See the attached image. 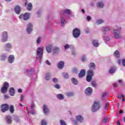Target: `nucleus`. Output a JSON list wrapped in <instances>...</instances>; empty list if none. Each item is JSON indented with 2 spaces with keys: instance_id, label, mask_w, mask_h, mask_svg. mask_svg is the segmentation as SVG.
<instances>
[{
  "instance_id": "nucleus-56",
  "label": "nucleus",
  "mask_w": 125,
  "mask_h": 125,
  "mask_svg": "<svg viewBox=\"0 0 125 125\" xmlns=\"http://www.w3.org/2000/svg\"><path fill=\"white\" fill-rule=\"evenodd\" d=\"M104 96H106V92H104L103 94V98H104Z\"/></svg>"
},
{
  "instance_id": "nucleus-60",
  "label": "nucleus",
  "mask_w": 125,
  "mask_h": 125,
  "mask_svg": "<svg viewBox=\"0 0 125 125\" xmlns=\"http://www.w3.org/2000/svg\"><path fill=\"white\" fill-rule=\"evenodd\" d=\"M30 114H31V115H35V113L33 111H31Z\"/></svg>"
},
{
  "instance_id": "nucleus-55",
  "label": "nucleus",
  "mask_w": 125,
  "mask_h": 125,
  "mask_svg": "<svg viewBox=\"0 0 125 125\" xmlns=\"http://www.w3.org/2000/svg\"><path fill=\"white\" fill-rule=\"evenodd\" d=\"M117 86H118V84H117V83H114L113 84L114 87H117Z\"/></svg>"
},
{
  "instance_id": "nucleus-45",
  "label": "nucleus",
  "mask_w": 125,
  "mask_h": 125,
  "mask_svg": "<svg viewBox=\"0 0 125 125\" xmlns=\"http://www.w3.org/2000/svg\"><path fill=\"white\" fill-rule=\"evenodd\" d=\"M54 87H55V88H57L58 89H59V88H60V85L58 84H56L54 85Z\"/></svg>"
},
{
  "instance_id": "nucleus-49",
  "label": "nucleus",
  "mask_w": 125,
  "mask_h": 125,
  "mask_svg": "<svg viewBox=\"0 0 125 125\" xmlns=\"http://www.w3.org/2000/svg\"><path fill=\"white\" fill-rule=\"evenodd\" d=\"M73 73H78V69L77 68H74L73 69Z\"/></svg>"
},
{
  "instance_id": "nucleus-58",
  "label": "nucleus",
  "mask_w": 125,
  "mask_h": 125,
  "mask_svg": "<svg viewBox=\"0 0 125 125\" xmlns=\"http://www.w3.org/2000/svg\"><path fill=\"white\" fill-rule=\"evenodd\" d=\"M72 54L73 55H76V51H73L72 52Z\"/></svg>"
},
{
  "instance_id": "nucleus-2",
  "label": "nucleus",
  "mask_w": 125,
  "mask_h": 125,
  "mask_svg": "<svg viewBox=\"0 0 125 125\" xmlns=\"http://www.w3.org/2000/svg\"><path fill=\"white\" fill-rule=\"evenodd\" d=\"M8 87H9V83L8 82H5L3 84V87L1 88V92L3 94L4 93H6L7 92V89H8Z\"/></svg>"
},
{
  "instance_id": "nucleus-24",
  "label": "nucleus",
  "mask_w": 125,
  "mask_h": 125,
  "mask_svg": "<svg viewBox=\"0 0 125 125\" xmlns=\"http://www.w3.org/2000/svg\"><path fill=\"white\" fill-rule=\"evenodd\" d=\"M59 52V47H54L53 49V53H58Z\"/></svg>"
},
{
  "instance_id": "nucleus-13",
  "label": "nucleus",
  "mask_w": 125,
  "mask_h": 125,
  "mask_svg": "<svg viewBox=\"0 0 125 125\" xmlns=\"http://www.w3.org/2000/svg\"><path fill=\"white\" fill-rule=\"evenodd\" d=\"M76 119L77 122H79V123H83V117L81 115H77L76 117Z\"/></svg>"
},
{
  "instance_id": "nucleus-64",
  "label": "nucleus",
  "mask_w": 125,
  "mask_h": 125,
  "mask_svg": "<svg viewBox=\"0 0 125 125\" xmlns=\"http://www.w3.org/2000/svg\"><path fill=\"white\" fill-rule=\"evenodd\" d=\"M117 125H121V122H120V121H117Z\"/></svg>"
},
{
  "instance_id": "nucleus-51",
  "label": "nucleus",
  "mask_w": 125,
  "mask_h": 125,
  "mask_svg": "<svg viewBox=\"0 0 125 125\" xmlns=\"http://www.w3.org/2000/svg\"><path fill=\"white\" fill-rule=\"evenodd\" d=\"M91 19V18L90 17H89V16H88L87 17V20L88 21H90Z\"/></svg>"
},
{
  "instance_id": "nucleus-50",
  "label": "nucleus",
  "mask_w": 125,
  "mask_h": 125,
  "mask_svg": "<svg viewBox=\"0 0 125 125\" xmlns=\"http://www.w3.org/2000/svg\"><path fill=\"white\" fill-rule=\"evenodd\" d=\"M82 61H83V62L85 61V56H83L82 57Z\"/></svg>"
},
{
  "instance_id": "nucleus-15",
  "label": "nucleus",
  "mask_w": 125,
  "mask_h": 125,
  "mask_svg": "<svg viewBox=\"0 0 125 125\" xmlns=\"http://www.w3.org/2000/svg\"><path fill=\"white\" fill-rule=\"evenodd\" d=\"M8 62L10 63H13L14 62V55H11L8 57Z\"/></svg>"
},
{
  "instance_id": "nucleus-52",
  "label": "nucleus",
  "mask_w": 125,
  "mask_h": 125,
  "mask_svg": "<svg viewBox=\"0 0 125 125\" xmlns=\"http://www.w3.org/2000/svg\"><path fill=\"white\" fill-rule=\"evenodd\" d=\"M122 64H123V66H125V59L123 60V61H122Z\"/></svg>"
},
{
  "instance_id": "nucleus-16",
  "label": "nucleus",
  "mask_w": 125,
  "mask_h": 125,
  "mask_svg": "<svg viewBox=\"0 0 125 125\" xmlns=\"http://www.w3.org/2000/svg\"><path fill=\"white\" fill-rule=\"evenodd\" d=\"M25 6H27V9L28 10H32V7H33V5L31 3H28V2H25Z\"/></svg>"
},
{
  "instance_id": "nucleus-47",
  "label": "nucleus",
  "mask_w": 125,
  "mask_h": 125,
  "mask_svg": "<svg viewBox=\"0 0 125 125\" xmlns=\"http://www.w3.org/2000/svg\"><path fill=\"white\" fill-rule=\"evenodd\" d=\"M103 123H106L107 122H108V118H104L103 121Z\"/></svg>"
},
{
  "instance_id": "nucleus-62",
  "label": "nucleus",
  "mask_w": 125,
  "mask_h": 125,
  "mask_svg": "<svg viewBox=\"0 0 125 125\" xmlns=\"http://www.w3.org/2000/svg\"><path fill=\"white\" fill-rule=\"evenodd\" d=\"M74 125H78V122L75 121L74 123Z\"/></svg>"
},
{
  "instance_id": "nucleus-20",
  "label": "nucleus",
  "mask_w": 125,
  "mask_h": 125,
  "mask_svg": "<svg viewBox=\"0 0 125 125\" xmlns=\"http://www.w3.org/2000/svg\"><path fill=\"white\" fill-rule=\"evenodd\" d=\"M9 93L11 96H14L15 93V90L14 88L11 87L9 90Z\"/></svg>"
},
{
  "instance_id": "nucleus-22",
  "label": "nucleus",
  "mask_w": 125,
  "mask_h": 125,
  "mask_svg": "<svg viewBox=\"0 0 125 125\" xmlns=\"http://www.w3.org/2000/svg\"><path fill=\"white\" fill-rule=\"evenodd\" d=\"M94 73L93 72V70L89 69L87 72V75L93 77Z\"/></svg>"
},
{
  "instance_id": "nucleus-25",
  "label": "nucleus",
  "mask_w": 125,
  "mask_h": 125,
  "mask_svg": "<svg viewBox=\"0 0 125 125\" xmlns=\"http://www.w3.org/2000/svg\"><path fill=\"white\" fill-rule=\"evenodd\" d=\"M65 94L68 97H72L75 95V94H74V92H68L66 93Z\"/></svg>"
},
{
  "instance_id": "nucleus-32",
  "label": "nucleus",
  "mask_w": 125,
  "mask_h": 125,
  "mask_svg": "<svg viewBox=\"0 0 125 125\" xmlns=\"http://www.w3.org/2000/svg\"><path fill=\"white\" fill-rule=\"evenodd\" d=\"M115 71H116V69H115V68L111 67L109 69V73H110V74H113V73H115Z\"/></svg>"
},
{
  "instance_id": "nucleus-1",
  "label": "nucleus",
  "mask_w": 125,
  "mask_h": 125,
  "mask_svg": "<svg viewBox=\"0 0 125 125\" xmlns=\"http://www.w3.org/2000/svg\"><path fill=\"white\" fill-rule=\"evenodd\" d=\"M100 108V103L99 101H96L94 102V104L92 107V112H96Z\"/></svg>"
},
{
  "instance_id": "nucleus-40",
  "label": "nucleus",
  "mask_w": 125,
  "mask_h": 125,
  "mask_svg": "<svg viewBox=\"0 0 125 125\" xmlns=\"http://www.w3.org/2000/svg\"><path fill=\"white\" fill-rule=\"evenodd\" d=\"M47 123L44 120H42L41 122V125H47Z\"/></svg>"
},
{
  "instance_id": "nucleus-34",
  "label": "nucleus",
  "mask_w": 125,
  "mask_h": 125,
  "mask_svg": "<svg viewBox=\"0 0 125 125\" xmlns=\"http://www.w3.org/2000/svg\"><path fill=\"white\" fill-rule=\"evenodd\" d=\"M5 59H6V55H5V54L2 55L1 56V60H2V61H4Z\"/></svg>"
},
{
  "instance_id": "nucleus-17",
  "label": "nucleus",
  "mask_w": 125,
  "mask_h": 125,
  "mask_svg": "<svg viewBox=\"0 0 125 125\" xmlns=\"http://www.w3.org/2000/svg\"><path fill=\"white\" fill-rule=\"evenodd\" d=\"M15 11L17 14H20L21 11V8L17 5L15 8Z\"/></svg>"
},
{
  "instance_id": "nucleus-43",
  "label": "nucleus",
  "mask_w": 125,
  "mask_h": 125,
  "mask_svg": "<svg viewBox=\"0 0 125 125\" xmlns=\"http://www.w3.org/2000/svg\"><path fill=\"white\" fill-rule=\"evenodd\" d=\"M11 44L10 43H7L5 45V47L6 48H11Z\"/></svg>"
},
{
  "instance_id": "nucleus-21",
  "label": "nucleus",
  "mask_w": 125,
  "mask_h": 125,
  "mask_svg": "<svg viewBox=\"0 0 125 125\" xmlns=\"http://www.w3.org/2000/svg\"><path fill=\"white\" fill-rule=\"evenodd\" d=\"M9 111L11 114H13L14 113V111L15 109H14V105L11 104L9 107Z\"/></svg>"
},
{
  "instance_id": "nucleus-59",
  "label": "nucleus",
  "mask_w": 125,
  "mask_h": 125,
  "mask_svg": "<svg viewBox=\"0 0 125 125\" xmlns=\"http://www.w3.org/2000/svg\"><path fill=\"white\" fill-rule=\"evenodd\" d=\"M21 101H23V95H21Z\"/></svg>"
},
{
  "instance_id": "nucleus-29",
  "label": "nucleus",
  "mask_w": 125,
  "mask_h": 125,
  "mask_svg": "<svg viewBox=\"0 0 125 125\" xmlns=\"http://www.w3.org/2000/svg\"><path fill=\"white\" fill-rule=\"evenodd\" d=\"M93 44L96 47H97V46H98V45H99V43H98V41L97 40H93Z\"/></svg>"
},
{
  "instance_id": "nucleus-48",
  "label": "nucleus",
  "mask_w": 125,
  "mask_h": 125,
  "mask_svg": "<svg viewBox=\"0 0 125 125\" xmlns=\"http://www.w3.org/2000/svg\"><path fill=\"white\" fill-rule=\"evenodd\" d=\"M64 47L65 49H68V48H69V46L68 44H66L65 45H64Z\"/></svg>"
},
{
  "instance_id": "nucleus-54",
  "label": "nucleus",
  "mask_w": 125,
  "mask_h": 125,
  "mask_svg": "<svg viewBox=\"0 0 125 125\" xmlns=\"http://www.w3.org/2000/svg\"><path fill=\"white\" fill-rule=\"evenodd\" d=\"M122 97H125L124 95H118V98H121Z\"/></svg>"
},
{
  "instance_id": "nucleus-63",
  "label": "nucleus",
  "mask_w": 125,
  "mask_h": 125,
  "mask_svg": "<svg viewBox=\"0 0 125 125\" xmlns=\"http://www.w3.org/2000/svg\"><path fill=\"white\" fill-rule=\"evenodd\" d=\"M18 92L21 93V92H22V89L20 88L18 89Z\"/></svg>"
},
{
  "instance_id": "nucleus-10",
  "label": "nucleus",
  "mask_w": 125,
  "mask_h": 125,
  "mask_svg": "<svg viewBox=\"0 0 125 125\" xmlns=\"http://www.w3.org/2000/svg\"><path fill=\"white\" fill-rule=\"evenodd\" d=\"M33 30V24L31 23H29L27 25V28L26 29V31L28 33V34H30Z\"/></svg>"
},
{
  "instance_id": "nucleus-61",
  "label": "nucleus",
  "mask_w": 125,
  "mask_h": 125,
  "mask_svg": "<svg viewBox=\"0 0 125 125\" xmlns=\"http://www.w3.org/2000/svg\"><path fill=\"white\" fill-rule=\"evenodd\" d=\"M35 108V104H33L31 105V109H34Z\"/></svg>"
},
{
  "instance_id": "nucleus-46",
  "label": "nucleus",
  "mask_w": 125,
  "mask_h": 125,
  "mask_svg": "<svg viewBox=\"0 0 125 125\" xmlns=\"http://www.w3.org/2000/svg\"><path fill=\"white\" fill-rule=\"evenodd\" d=\"M63 77H64V79H68V78H69V76L68 75V74H67V73H64L63 74Z\"/></svg>"
},
{
  "instance_id": "nucleus-33",
  "label": "nucleus",
  "mask_w": 125,
  "mask_h": 125,
  "mask_svg": "<svg viewBox=\"0 0 125 125\" xmlns=\"http://www.w3.org/2000/svg\"><path fill=\"white\" fill-rule=\"evenodd\" d=\"M45 79H46V81H49V80L50 79V73L46 74Z\"/></svg>"
},
{
  "instance_id": "nucleus-39",
  "label": "nucleus",
  "mask_w": 125,
  "mask_h": 125,
  "mask_svg": "<svg viewBox=\"0 0 125 125\" xmlns=\"http://www.w3.org/2000/svg\"><path fill=\"white\" fill-rule=\"evenodd\" d=\"M61 22H62V26H64V24L66 23V21L63 19V18H61Z\"/></svg>"
},
{
  "instance_id": "nucleus-53",
  "label": "nucleus",
  "mask_w": 125,
  "mask_h": 125,
  "mask_svg": "<svg viewBox=\"0 0 125 125\" xmlns=\"http://www.w3.org/2000/svg\"><path fill=\"white\" fill-rule=\"evenodd\" d=\"M105 107V109H108V108H109V104H106Z\"/></svg>"
},
{
  "instance_id": "nucleus-9",
  "label": "nucleus",
  "mask_w": 125,
  "mask_h": 125,
  "mask_svg": "<svg viewBox=\"0 0 125 125\" xmlns=\"http://www.w3.org/2000/svg\"><path fill=\"white\" fill-rule=\"evenodd\" d=\"M7 32H4L2 33V42H7Z\"/></svg>"
},
{
  "instance_id": "nucleus-12",
  "label": "nucleus",
  "mask_w": 125,
  "mask_h": 125,
  "mask_svg": "<svg viewBox=\"0 0 125 125\" xmlns=\"http://www.w3.org/2000/svg\"><path fill=\"white\" fill-rule=\"evenodd\" d=\"M79 77L83 78L85 76V70L84 69H82L79 74H78Z\"/></svg>"
},
{
  "instance_id": "nucleus-8",
  "label": "nucleus",
  "mask_w": 125,
  "mask_h": 125,
  "mask_svg": "<svg viewBox=\"0 0 125 125\" xmlns=\"http://www.w3.org/2000/svg\"><path fill=\"white\" fill-rule=\"evenodd\" d=\"M5 120L9 125H10L12 123V117L10 115H6L5 116Z\"/></svg>"
},
{
  "instance_id": "nucleus-19",
  "label": "nucleus",
  "mask_w": 125,
  "mask_h": 125,
  "mask_svg": "<svg viewBox=\"0 0 125 125\" xmlns=\"http://www.w3.org/2000/svg\"><path fill=\"white\" fill-rule=\"evenodd\" d=\"M58 67L59 69H62L63 67H64V62H60L58 64Z\"/></svg>"
},
{
  "instance_id": "nucleus-4",
  "label": "nucleus",
  "mask_w": 125,
  "mask_h": 125,
  "mask_svg": "<svg viewBox=\"0 0 125 125\" xmlns=\"http://www.w3.org/2000/svg\"><path fill=\"white\" fill-rule=\"evenodd\" d=\"M19 18L21 20H24V21H27L30 18V14L28 13H25L24 14H21Z\"/></svg>"
},
{
  "instance_id": "nucleus-14",
  "label": "nucleus",
  "mask_w": 125,
  "mask_h": 125,
  "mask_svg": "<svg viewBox=\"0 0 125 125\" xmlns=\"http://www.w3.org/2000/svg\"><path fill=\"white\" fill-rule=\"evenodd\" d=\"M85 94H87V95H89L92 93V89L90 87L87 88L85 90Z\"/></svg>"
},
{
  "instance_id": "nucleus-7",
  "label": "nucleus",
  "mask_w": 125,
  "mask_h": 125,
  "mask_svg": "<svg viewBox=\"0 0 125 125\" xmlns=\"http://www.w3.org/2000/svg\"><path fill=\"white\" fill-rule=\"evenodd\" d=\"M121 27H118V30H114V35L116 39H120L121 38L120 31H119V30H121Z\"/></svg>"
},
{
  "instance_id": "nucleus-57",
  "label": "nucleus",
  "mask_w": 125,
  "mask_h": 125,
  "mask_svg": "<svg viewBox=\"0 0 125 125\" xmlns=\"http://www.w3.org/2000/svg\"><path fill=\"white\" fill-rule=\"evenodd\" d=\"M46 63L47 64V65H50V62H49L48 61H46Z\"/></svg>"
},
{
  "instance_id": "nucleus-23",
  "label": "nucleus",
  "mask_w": 125,
  "mask_h": 125,
  "mask_svg": "<svg viewBox=\"0 0 125 125\" xmlns=\"http://www.w3.org/2000/svg\"><path fill=\"white\" fill-rule=\"evenodd\" d=\"M89 69H92V70H95V64L93 62H91L89 64Z\"/></svg>"
},
{
  "instance_id": "nucleus-41",
  "label": "nucleus",
  "mask_w": 125,
  "mask_h": 125,
  "mask_svg": "<svg viewBox=\"0 0 125 125\" xmlns=\"http://www.w3.org/2000/svg\"><path fill=\"white\" fill-rule=\"evenodd\" d=\"M108 31H110V28L109 27H104L103 32H108Z\"/></svg>"
},
{
  "instance_id": "nucleus-30",
  "label": "nucleus",
  "mask_w": 125,
  "mask_h": 125,
  "mask_svg": "<svg viewBox=\"0 0 125 125\" xmlns=\"http://www.w3.org/2000/svg\"><path fill=\"white\" fill-rule=\"evenodd\" d=\"M57 97L58 99H60L61 100H63V99H64V96L61 94L57 95Z\"/></svg>"
},
{
  "instance_id": "nucleus-38",
  "label": "nucleus",
  "mask_w": 125,
  "mask_h": 125,
  "mask_svg": "<svg viewBox=\"0 0 125 125\" xmlns=\"http://www.w3.org/2000/svg\"><path fill=\"white\" fill-rule=\"evenodd\" d=\"M42 37H39L37 39V42L39 44V43H41V42H42Z\"/></svg>"
},
{
  "instance_id": "nucleus-3",
  "label": "nucleus",
  "mask_w": 125,
  "mask_h": 125,
  "mask_svg": "<svg viewBox=\"0 0 125 125\" xmlns=\"http://www.w3.org/2000/svg\"><path fill=\"white\" fill-rule=\"evenodd\" d=\"M0 110L2 113H5L9 110V105L7 104H2L0 106Z\"/></svg>"
},
{
  "instance_id": "nucleus-18",
  "label": "nucleus",
  "mask_w": 125,
  "mask_h": 125,
  "mask_svg": "<svg viewBox=\"0 0 125 125\" xmlns=\"http://www.w3.org/2000/svg\"><path fill=\"white\" fill-rule=\"evenodd\" d=\"M52 49V45H49L46 46V50L48 53H50Z\"/></svg>"
},
{
  "instance_id": "nucleus-35",
  "label": "nucleus",
  "mask_w": 125,
  "mask_h": 125,
  "mask_svg": "<svg viewBox=\"0 0 125 125\" xmlns=\"http://www.w3.org/2000/svg\"><path fill=\"white\" fill-rule=\"evenodd\" d=\"M63 13H66L67 14H71V11L70 9H65L63 11Z\"/></svg>"
},
{
  "instance_id": "nucleus-5",
  "label": "nucleus",
  "mask_w": 125,
  "mask_h": 125,
  "mask_svg": "<svg viewBox=\"0 0 125 125\" xmlns=\"http://www.w3.org/2000/svg\"><path fill=\"white\" fill-rule=\"evenodd\" d=\"M81 35V30L79 28H75L73 31V36L74 38H79Z\"/></svg>"
},
{
  "instance_id": "nucleus-11",
  "label": "nucleus",
  "mask_w": 125,
  "mask_h": 125,
  "mask_svg": "<svg viewBox=\"0 0 125 125\" xmlns=\"http://www.w3.org/2000/svg\"><path fill=\"white\" fill-rule=\"evenodd\" d=\"M43 112L45 115H46V114L49 112V109L47 107V105L45 104L43 105Z\"/></svg>"
},
{
  "instance_id": "nucleus-6",
  "label": "nucleus",
  "mask_w": 125,
  "mask_h": 125,
  "mask_svg": "<svg viewBox=\"0 0 125 125\" xmlns=\"http://www.w3.org/2000/svg\"><path fill=\"white\" fill-rule=\"evenodd\" d=\"M42 54H43V50H42V47H39L37 50V58L42 59Z\"/></svg>"
},
{
  "instance_id": "nucleus-28",
  "label": "nucleus",
  "mask_w": 125,
  "mask_h": 125,
  "mask_svg": "<svg viewBox=\"0 0 125 125\" xmlns=\"http://www.w3.org/2000/svg\"><path fill=\"white\" fill-rule=\"evenodd\" d=\"M114 56H115V57H117V58H120V52H119V51H115L114 53Z\"/></svg>"
},
{
  "instance_id": "nucleus-44",
  "label": "nucleus",
  "mask_w": 125,
  "mask_h": 125,
  "mask_svg": "<svg viewBox=\"0 0 125 125\" xmlns=\"http://www.w3.org/2000/svg\"><path fill=\"white\" fill-rule=\"evenodd\" d=\"M91 84L92 86L95 87L96 86V82L95 81H92Z\"/></svg>"
},
{
  "instance_id": "nucleus-37",
  "label": "nucleus",
  "mask_w": 125,
  "mask_h": 125,
  "mask_svg": "<svg viewBox=\"0 0 125 125\" xmlns=\"http://www.w3.org/2000/svg\"><path fill=\"white\" fill-rule=\"evenodd\" d=\"M104 22V21L102 20H98L97 21V24H98V25H100V24H102Z\"/></svg>"
},
{
  "instance_id": "nucleus-42",
  "label": "nucleus",
  "mask_w": 125,
  "mask_h": 125,
  "mask_svg": "<svg viewBox=\"0 0 125 125\" xmlns=\"http://www.w3.org/2000/svg\"><path fill=\"white\" fill-rule=\"evenodd\" d=\"M53 82L54 83H58V79H57L56 78H54L53 79Z\"/></svg>"
},
{
  "instance_id": "nucleus-26",
  "label": "nucleus",
  "mask_w": 125,
  "mask_h": 125,
  "mask_svg": "<svg viewBox=\"0 0 125 125\" xmlns=\"http://www.w3.org/2000/svg\"><path fill=\"white\" fill-rule=\"evenodd\" d=\"M97 6L98 7H100V8H103V7H104V4L102 2H98Z\"/></svg>"
},
{
  "instance_id": "nucleus-27",
  "label": "nucleus",
  "mask_w": 125,
  "mask_h": 125,
  "mask_svg": "<svg viewBox=\"0 0 125 125\" xmlns=\"http://www.w3.org/2000/svg\"><path fill=\"white\" fill-rule=\"evenodd\" d=\"M91 80H92V76L87 75L86 77V81H87L88 83H90V82H91Z\"/></svg>"
},
{
  "instance_id": "nucleus-31",
  "label": "nucleus",
  "mask_w": 125,
  "mask_h": 125,
  "mask_svg": "<svg viewBox=\"0 0 125 125\" xmlns=\"http://www.w3.org/2000/svg\"><path fill=\"white\" fill-rule=\"evenodd\" d=\"M71 81L74 84H78V80H77V79L73 78L72 79Z\"/></svg>"
},
{
  "instance_id": "nucleus-36",
  "label": "nucleus",
  "mask_w": 125,
  "mask_h": 125,
  "mask_svg": "<svg viewBox=\"0 0 125 125\" xmlns=\"http://www.w3.org/2000/svg\"><path fill=\"white\" fill-rule=\"evenodd\" d=\"M60 124L61 125H67L66 122H65V121H64L63 120H61L60 121Z\"/></svg>"
}]
</instances>
